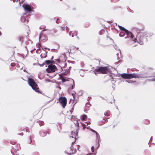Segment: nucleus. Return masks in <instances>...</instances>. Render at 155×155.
Masks as SVG:
<instances>
[{"instance_id":"obj_8","label":"nucleus","mask_w":155,"mask_h":155,"mask_svg":"<svg viewBox=\"0 0 155 155\" xmlns=\"http://www.w3.org/2000/svg\"><path fill=\"white\" fill-rule=\"evenodd\" d=\"M59 102L62 105L63 108H64L66 105L67 99L64 97H61L59 98Z\"/></svg>"},{"instance_id":"obj_43","label":"nucleus","mask_w":155,"mask_h":155,"mask_svg":"<svg viewBox=\"0 0 155 155\" xmlns=\"http://www.w3.org/2000/svg\"><path fill=\"white\" fill-rule=\"evenodd\" d=\"M43 125V124H41V125Z\"/></svg>"},{"instance_id":"obj_13","label":"nucleus","mask_w":155,"mask_h":155,"mask_svg":"<svg viewBox=\"0 0 155 155\" xmlns=\"http://www.w3.org/2000/svg\"><path fill=\"white\" fill-rule=\"evenodd\" d=\"M130 79L133 78H137L139 77V75L135 73L130 74Z\"/></svg>"},{"instance_id":"obj_20","label":"nucleus","mask_w":155,"mask_h":155,"mask_svg":"<svg viewBox=\"0 0 155 155\" xmlns=\"http://www.w3.org/2000/svg\"><path fill=\"white\" fill-rule=\"evenodd\" d=\"M51 61L49 60H47L45 61V64H49L51 63Z\"/></svg>"},{"instance_id":"obj_18","label":"nucleus","mask_w":155,"mask_h":155,"mask_svg":"<svg viewBox=\"0 0 155 155\" xmlns=\"http://www.w3.org/2000/svg\"><path fill=\"white\" fill-rule=\"evenodd\" d=\"M24 37L23 36H21L19 38V41L21 43H22L23 41Z\"/></svg>"},{"instance_id":"obj_10","label":"nucleus","mask_w":155,"mask_h":155,"mask_svg":"<svg viewBox=\"0 0 155 155\" xmlns=\"http://www.w3.org/2000/svg\"><path fill=\"white\" fill-rule=\"evenodd\" d=\"M22 7L24 8L25 11H27L28 12H30L31 11V7L29 5L23 4Z\"/></svg>"},{"instance_id":"obj_19","label":"nucleus","mask_w":155,"mask_h":155,"mask_svg":"<svg viewBox=\"0 0 155 155\" xmlns=\"http://www.w3.org/2000/svg\"><path fill=\"white\" fill-rule=\"evenodd\" d=\"M74 123L75 124L76 126H77L78 127H79V124L77 120H74Z\"/></svg>"},{"instance_id":"obj_17","label":"nucleus","mask_w":155,"mask_h":155,"mask_svg":"<svg viewBox=\"0 0 155 155\" xmlns=\"http://www.w3.org/2000/svg\"><path fill=\"white\" fill-rule=\"evenodd\" d=\"M118 27L121 30L123 31H128L126 29L124 28L122 26H118Z\"/></svg>"},{"instance_id":"obj_14","label":"nucleus","mask_w":155,"mask_h":155,"mask_svg":"<svg viewBox=\"0 0 155 155\" xmlns=\"http://www.w3.org/2000/svg\"><path fill=\"white\" fill-rule=\"evenodd\" d=\"M69 34L70 36L71 35L72 37H73L74 36L77 35V32L76 31L73 32L71 31L70 32Z\"/></svg>"},{"instance_id":"obj_11","label":"nucleus","mask_w":155,"mask_h":155,"mask_svg":"<svg viewBox=\"0 0 155 155\" xmlns=\"http://www.w3.org/2000/svg\"><path fill=\"white\" fill-rule=\"evenodd\" d=\"M121 76L123 78L130 79V75L129 74L123 73L121 74Z\"/></svg>"},{"instance_id":"obj_9","label":"nucleus","mask_w":155,"mask_h":155,"mask_svg":"<svg viewBox=\"0 0 155 155\" xmlns=\"http://www.w3.org/2000/svg\"><path fill=\"white\" fill-rule=\"evenodd\" d=\"M45 31V30H43L40 34L39 37V40L40 41H45L47 40L46 35L42 33V32Z\"/></svg>"},{"instance_id":"obj_26","label":"nucleus","mask_w":155,"mask_h":155,"mask_svg":"<svg viewBox=\"0 0 155 155\" xmlns=\"http://www.w3.org/2000/svg\"><path fill=\"white\" fill-rule=\"evenodd\" d=\"M47 54V53H45V56L43 57V56H42V54H41V57L42 58H45V57L46 56V55H47V54Z\"/></svg>"},{"instance_id":"obj_1","label":"nucleus","mask_w":155,"mask_h":155,"mask_svg":"<svg viewBox=\"0 0 155 155\" xmlns=\"http://www.w3.org/2000/svg\"><path fill=\"white\" fill-rule=\"evenodd\" d=\"M108 72L109 69L107 67H99L94 71V72L96 75L100 73L106 74Z\"/></svg>"},{"instance_id":"obj_22","label":"nucleus","mask_w":155,"mask_h":155,"mask_svg":"<svg viewBox=\"0 0 155 155\" xmlns=\"http://www.w3.org/2000/svg\"><path fill=\"white\" fill-rule=\"evenodd\" d=\"M149 80L155 81V76H153L150 78L148 79Z\"/></svg>"},{"instance_id":"obj_38","label":"nucleus","mask_w":155,"mask_h":155,"mask_svg":"<svg viewBox=\"0 0 155 155\" xmlns=\"http://www.w3.org/2000/svg\"><path fill=\"white\" fill-rule=\"evenodd\" d=\"M89 127H87V129H89Z\"/></svg>"},{"instance_id":"obj_4","label":"nucleus","mask_w":155,"mask_h":155,"mask_svg":"<svg viewBox=\"0 0 155 155\" xmlns=\"http://www.w3.org/2000/svg\"><path fill=\"white\" fill-rule=\"evenodd\" d=\"M146 35V33H141L140 32L139 33H137L136 35L137 39L134 38L133 39V40L135 42H136L137 40V39L139 40L140 42L139 43V44L140 45H143V42L142 41H143L144 35Z\"/></svg>"},{"instance_id":"obj_15","label":"nucleus","mask_w":155,"mask_h":155,"mask_svg":"<svg viewBox=\"0 0 155 155\" xmlns=\"http://www.w3.org/2000/svg\"><path fill=\"white\" fill-rule=\"evenodd\" d=\"M28 20L27 18H25L24 16H22L21 18V21L22 22H24Z\"/></svg>"},{"instance_id":"obj_31","label":"nucleus","mask_w":155,"mask_h":155,"mask_svg":"<svg viewBox=\"0 0 155 155\" xmlns=\"http://www.w3.org/2000/svg\"><path fill=\"white\" fill-rule=\"evenodd\" d=\"M45 64V63H43V64H39V65L40 66H44V65Z\"/></svg>"},{"instance_id":"obj_35","label":"nucleus","mask_w":155,"mask_h":155,"mask_svg":"<svg viewBox=\"0 0 155 155\" xmlns=\"http://www.w3.org/2000/svg\"><path fill=\"white\" fill-rule=\"evenodd\" d=\"M58 19H57L56 21V22L58 23H59V22L58 21Z\"/></svg>"},{"instance_id":"obj_37","label":"nucleus","mask_w":155,"mask_h":155,"mask_svg":"<svg viewBox=\"0 0 155 155\" xmlns=\"http://www.w3.org/2000/svg\"><path fill=\"white\" fill-rule=\"evenodd\" d=\"M53 56H52V57H51V59H53Z\"/></svg>"},{"instance_id":"obj_42","label":"nucleus","mask_w":155,"mask_h":155,"mask_svg":"<svg viewBox=\"0 0 155 155\" xmlns=\"http://www.w3.org/2000/svg\"><path fill=\"white\" fill-rule=\"evenodd\" d=\"M81 72H82V71H81L80 72L81 73Z\"/></svg>"},{"instance_id":"obj_44","label":"nucleus","mask_w":155,"mask_h":155,"mask_svg":"<svg viewBox=\"0 0 155 155\" xmlns=\"http://www.w3.org/2000/svg\"><path fill=\"white\" fill-rule=\"evenodd\" d=\"M77 37L78 39H79V38L78 37Z\"/></svg>"},{"instance_id":"obj_32","label":"nucleus","mask_w":155,"mask_h":155,"mask_svg":"<svg viewBox=\"0 0 155 155\" xmlns=\"http://www.w3.org/2000/svg\"><path fill=\"white\" fill-rule=\"evenodd\" d=\"M31 139L30 140H29V141L28 142V143L29 144H30L31 143Z\"/></svg>"},{"instance_id":"obj_41","label":"nucleus","mask_w":155,"mask_h":155,"mask_svg":"<svg viewBox=\"0 0 155 155\" xmlns=\"http://www.w3.org/2000/svg\"><path fill=\"white\" fill-rule=\"evenodd\" d=\"M45 49H47V48H45Z\"/></svg>"},{"instance_id":"obj_36","label":"nucleus","mask_w":155,"mask_h":155,"mask_svg":"<svg viewBox=\"0 0 155 155\" xmlns=\"http://www.w3.org/2000/svg\"><path fill=\"white\" fill-rule=\"evenodd\" d=\"M81 76L82 77H83L84 76V75L82 74V75L81 74Z\"/></svg>"},{"instance_id":"obj_33","label":"nucleus","mask_w":155,"mask_h":155,"mask_svg":"<svg viewBox=\"0 0 155 155\" xmlns=\"http://www.w3.org/2000/svg\"><path fill=\"white\" fill-rule=\"evenodd\" d=\"M119 0H113L115 2H117L118 1H119Z\"/></svg>"},{"instance_id":"obj_40","label":"nucleus","mask_w":155,"mask_h":155,"mask_svg":"<svg viewBox=\"0 0 155 155\" xmlns=\"http://www.w3.org/2000/svg\"><path fill=\"white\" fill-rule=\"evenodd\" d=\"M118 54L117 53V55L118 56Z\"/></svg>"},{"instance_id":"obj_5","label":"nucleus","mask_w":155,"mask_h":155,"mask_svg":"<svg viewBox=\"0 0 155 155\" xmlns=\"http://www.w3.org/2000/svg\"><path fill=\"white\" fill-rule=\"evenodd\" d=\"M119 35L120 37H124L125 38H126L127 37L129 38L130 37V38H133L134 37V36L131 33L128 31H121L119 33Z\"/></svg>"},{"instance_id":"obj_7","label":"nucleus","mask_w":155,"mask_h":155,"mask_svg":"<svg viewBox=\"0 0 155 155\" xmlns=\"http://www.w3.org/2000/svg\"><path fill=\"white\" fill-rule=\"evenodd\" d=\"M57 69L56 66L54 65L51 64L48 66V68L46 69V71L48 73L54 72Z\"/></svg>"},{"instance_id":"obj_23","label":"nucleus","mask_w":155,"mask_h":155,"mask_svg":"<svg viewBox=\"0 0 155 155\" xmlns=\"http://www.w3.org/2000/svg\"><path fill=\"white\" fill-rule=\"evenodd\" d=\"M36 46L38 48V49H39L40 47L41 46V45L40 43H38L36 44Z\"/></svg>"},{"instance_id":"obj_21","label":"nucleus","mask_w":155,"mask_h":155,"mask_svg":"<svg viewBox=\"0 0 155 155\" xmlns=\"http://www.w3.org/2000/svg\"><path fill=\"white\" fill-rule=\"evenodd\" d=\"M91 106V104L89 103H87L86 104L85 106L86 107L88 108L90 107Z\"/></svg>"},{"instance_id":"obj_27","label":"nucleus","mask_w":155,"mask_h":155,"mask_svg":"<svg viewBox=\"0 0 155 155\" xmlns=\"http://www.w3.org/2000/svg\"><path fill=\"white\" fill-rule=\"evenodd\" d=\"M11 65L12 66H15V63H12L11 64Z\"/></svg>"},{"instance_id":"obj_24","label":"nucleus","mask_w":155,"mask_h":155,"mask_svg":"<svg viewBox=\"0 0 155 155\" xmlns=\"http://www.w3.org/2000/svg\"><path fill=\"white\" fill-rule=\"evenodd\" d=\"M87 117V116L85 115H84L82 116V119L83 120H84Z\"/></svg>"},{"instance_id":"obj_16","label":"nucleus","mask_w":155,"mask_h":155,"mask_svg":"<svg viewBox=\"0 0 155 155\" xmlns=\"http://www.w3.org/2000/svg\"><path fill=\"white\" fill-rule=\"evenodd\" d=\"M40 135L42 137H44L46 135V133L45 132L41 131L40 133Z\"/></svg>"},{"instance_id":"obj_39","label":"nucleus","mask_w":155,"mask_h":155,"mask_svg":"<svg viewBox=\"0 0 155 155\" xmlns=\"http://www.w3.org/2000/svg\"><path fill=\"white\" fill-rule=\"evenodd\" d=\"M149 123V122H148L147 123H146V124H148Z\"/></svg>"},{"instance_id":"obj_30","label":"nucleus","mask_w":155,"mask_h":155,"mask_svg":"<svg viewBox=\"0 0 155 155\" xmlns=\"http://www.w3.org/2000/svg\"><path fill=\"white\" fill-rule=\"evenodd\" d=\"M104 114L105 116L107 117L109 115L108 114V112H107L106 113H104Z\"/></svg>"},{"instance_id":"obj_34","label":"nucleus","mask_w":155,"mask_h":155,"mask_svg":"<svg viewBox=\"0 0 155 155\" xmlns=\"http://www.w3.org/2000/svg\"><path fill=\"white\" fill-rule=\"evenodd\" d=\"M72 96H73L74 99L75 98V97H75V96H74L75 95H74V94H72Z\"/></svg>"},{"instance_id":"obj_29","label":"nucleus","mask_w":155,"mask_h":155,"mask_svg":"<svg viewBox=\"0 0 155 155\" xmlns=\"http://www.w3.org/2000/svg\"><path fill=\"white\" fill-rule=\"evenodd\" d=\"M126 81L128 83H131L132 82V81L130 80H126Z\"/></svg>"},{"instance_id":"obj_2","label":"nucleus","mask_w":155,"mask_h":155,"mask_svg":"<svg viewBox=\"0 0 155 155\" xmlns=\"http://www.w3.org/2000/svg\"><path fill=\"white\" fill-rule=\"evenodd\" d=\"M68 71H66L65 72L63 73L62 74L60 75V79L62 80L63 82H65L67 81H70L71 83L73 84V85L72 86L71 89L74 88V80L70 78H68L66 77H64L63 75H66L68 73Z\"/></svg>"},{"instance_id":"obj_6","label":"nucleus","mask_w":155,"mask_h":155,"mask_svg":"<svg viewBox=\"0 0 155 155\" xmlns=\"http://www.w3.org/2000/svg\"><path fill=\"white\" fill-rule=\"evenodd\" d=\"M78 130L77 129L75 131H72L71 132V135H72L71 136H70V137H72V138H74V142H72V146H71V147L69 148V149L70 150V153H73V147L72 146L73 144L75 143V142L76 141V136L78 134Z\"/></svg>"},{"instance_id":"obj_25","label":"nucleus","mask_w":155,"mask_h":155,"mask_svg":"<svg viewBox=\"0 0 155 155\" xmlns=\"http://www.w3.org/2000/svg\"><path fill=\"white\" fill-rule=\"evenodd\" d=\"M91 150H92V152H93L94 151V146H92L91 148Z\"/></svg>"},{"instance_id":"obj_28","label":"nucleus","mask_w":155,"mask_h":155,"mask_svg":"<svg viewBox=\"0 0 155 155\" xmlns=\"http://www.w3.org/2000/svg\"><path fill=\"white\" fill-rule=\"evenodd\" d=\"M74 118V119L76 118V117L75 116H71L70 117H69V118L70 119H71L72 118Z\"/></svg>"},{"instance_id":"obj_3","label":"nucleus","mask_w":155,"mask_h":155,"mask_svg":"<svg viewBox=\"0 0 155 155\" xmlns=\"http://www.w3.org/2000/svg\"><path fill=\"white\" fill-rule=\"evenodd\" d=\"M28 82L29 85L32 87V89L37 92H39V88L37 87V85L35 84V81L32 79L28 78Z\"/></svg>"},{"instance_id":"obj_12","label":"nucleus","mask_w":155,"mask_h":155,"mask_svg":"<svg viewBox=\"0 0 155 155\" xmlns=\"http://www.w3.org/2000/svg\"><path fill=\"white\" fill-rule=\"evenodd\" d=\"M90 130L92 131L95 133L96 135V138H97L96 142H97V140H98L97 143H98V146H99V139L100 138V137H99V134L97 133V132H96L94 130H93L91 129H90Z\"/></svg>"}]
</instances>
